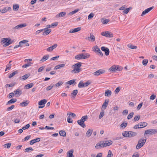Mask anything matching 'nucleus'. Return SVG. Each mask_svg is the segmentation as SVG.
Instances as JSON below:
<instances>
[{"label": "nucleus", "instance_id": "31", "mask_svg": "<svg viewBox=\"0 0 157 157\" xmlns=\"http://www.w3.org/2000/svg\"><path fill=\"white\" fill-rule=\"evenodd\" d=\"M112 93L110 90H106L105 93V96L109 97L111 95Z\"/></svg>", "mask_w": 157, "mask_h": 157}, {"label": "nucleus", "instance_id": "40", "mask_svg": "<svg viewBox=\"0 0 157 157\" xmlns=\"http://www.w3.org/2000/svg\"><path fill=\"white\" fill-rule=\"evenodd\" d=\"M127 46L128 47L132 49H136L137 48V46H134L132 44H128L127 45Z\"/></svg>", "mask_w": 157, "mask_h": 157}, {"label": "nucleus", "instance_id": "56", "mask_svg": "<svg viewBox=\"0 0 157 157\" xmlns=\"http://www.w3.org/2000/svg\"><path fill=\"white\" fill-rule=\"evenodd\" d=\"M63 82H62V81H59L57 83L55 84V86L56 87H58L61 85H62L63 84Z\"/></svg>", "mask_w": 157, "mask_h": 157}, {"label": "nucleus", "instance_id": "64", "mask_svg": "<svg viewBox=\"0 0 157 157\" xmlns=\"http://www.w3.org/2000/svg\"><path fill=\"white\" fill-rule=\"evenodd\" d=\"M142 105H143V103L142 102L140 103L138 105V106L137 108V109L138 110H140V109L141 108V107L142 106Z\"/></svg>", "mask_w": 157, "mask_h": 157}, {"label": "nucleus", "instance_id": "36", "mask_svg": "<svg viewBox=\"0 0 157 157\" xmlns=\"http://www.w3.org/2000/svg\"><path fill=\"white\" fill-rule=\"evenodd\" d=\"M59 134L61 136H63V137L66 136V132L63 130H61L59 132Z\"/></svg>", "mask_w": 157, "mask_h": 157}, {"label": "nucleus", "instance_id": "49", "mask_svg": "<svg viewBox=\"0 0 157 157\" xmlns=\"http://www.w3.org/2000/svg\"><path fill=\"white\" fill-rule=\"evenodd\" d=\"M134 113L132 112L130 113L128 116L127 119L128 120H129L132 118L133 116Z\"/></svg>", "mask_w": 157, "mask_h": 157}, {"label": "nucleus", "instance_id": "16", "mask_svg": "<svg viewBox=\"0 0 157 157\" xmlns=\"http://www.w3.org/2000/svg\"><path fill=\"white\" fill-rule=\"evenodd\" d=\"M81 30V27H78L76 28L73 29H71L69 31V33H73L75 32H78L79 31H80Z\"/></svg>", "mask_w": 157, "mask_h": 157}, {"label": "nucleus", "instance_id": "20", "mask_svg": "<svg viewBox=\"0 0 157 157\" xmlns=\"http://www.w3.org/2000/svg\"><path fill=\"white\" fill-rule=\"evenodd\" d=\"M65 65L64 64H59L56 66L54 68V70H57L59 69L60 68L62 67H63Z\"/></svg>", "mask_w": 157, "mask_h": 157}, {"label": "nucleus", "instance_id": "37", "mask_svg": "<svg viewBox=\"0 0 157 157\" xmlns=\"http://www.w3.org/2000/svg\"><path fill=\"white\" fill-rule=\"evenodd\" d=\"M17 100L16 99H12L9 101L7 103V104L13 103L17 101Z\"/></svg>", "mask_w": 157, "mask_h": 157}, {"label": "nucleus", "instance_id": "32", "mask_svg": "<svg viewBox=\"0 0 157 157\" xmlns=\"http://www.w3.org/2000/svg\"><path fill=\"white\" fill-rule=\"evenodd\" d=\"M137 135V133L136 132L132 131H129V137L135 136H136Z\"/></svg>", "mask_w": 157, "mask_h": 157}, {"label": "nucleus", "instance_id": "18", "mask_svg": "<svg viewBox=\"0 0 157 157\" xmlns=\"http://www.w3.org/2000/svg\"><path fill=\"white\" fill-rule=\"evenodd\" d=\"M29 100H26L25 101H23L20 104V105L22 107H25L27 106L29 103Z\"/></svg>", "mask_w": 157, "mask_h": 157}, {"label": "nucleus", "instance_id": "59", "mask_svg": "<svg viewBox=\"0 0 157 157\" xmlns=\"http://www.w3.org/2000/svg\"><path fill=\"white\" fill-rule=\"evenodd\" d=\"M44 29H43L38 30L36 32L35 34L36 35L38 34L40 32L44 31Z\"/></svg>", "mask_w": 157, "mask_h": 157}, {"label": "nucleus", "instance_id": "11", "mask_svg": "<svg viewBox=\"0 0 157 157\" xmlns=\"http://www.w3.org/2000/svg\"><path fill=\"white\" fill-rule=\"evenodd\" d=\"M27 26V25L26 23H24L23 24H20L17 25V26L14 27L13 28V30L15 29H19L20 28L25 27Z\"/></svg>", "mask_w": 157, "mask_h": 157}, {"label": "nucleus", "instance_id": "50", "mask_svg": "<svg viewBox=\"0 0 157 157\" xmlns=\"http://www.w3.org/2000/svg\"><path fill=\"white\" fill-rule=\"evenodd\" d=\"M33 150V149L31 147H29L26 148L25 150V152H29V151H32Z\"/></svg>", "mask_w": 157, "mask_h": 157}, {"label": "nucleus", "instance_id": "10", "mask_svg": "<svg viewBox=\"0 0 157 157\" xmlns=\"http://www.w3.org/2000/svg\"><path fill=\"white\" fill-rule=\"evenodd\" d=\"M105 72V70L101 69L94 72L93 74L94 75L98 76L101 74L104 73Z\"/></svg>", "mask_w": 157, "mask_h": 157}, {"label": "nucleus", "instance_id": "63", "mask_svg": "<svg viewBox=\"0 0 157 157\" xmlns=\"http://www.w3.org/2000/svg\"><path fill=\"white\" fill-rule=\"evenodd\" d=\"M30 127V125L29 124H28L26 125L25 126L23 127L22 128V129L23 130H25L26 129Z\"/></svg>", "mask_w": 157, "mask_h": 157}, {"label": "nucleus", "instance_id": "61", "mask_svg": "<svg viewBox=\"0 0 157 157\" xmlns=\"http://www.w3.org/2000/svg\"><path fill=\"white\" fill-rule=\"evenodd\" d=\"M67 115H69V117L70 116H71L73 117H76V115L73 113H67Z\"/></svg>", "mask_w": 157, "mask_h": 157}, {"label": "nucleus", "instance_id": "47", "mask_svg": "<svg viewBox=\"0 0 157 157\" xmlns=\"http://www.w3.org/2000/svg\"><path fill=\"white\" fill-rule=\"evenodd\" d=\"M104 115V112L103 110H102L100 113L99 116V118L100 119H101Z\"/></svg>", "mask_w": 157, "mask_h": 157}, {"label": "nucleus", "instance_id": "43", "mask_svg": "<svg viewBox=\"0 0 157 157\" xmlns=\"http://www.w3.org/2000/svg\"><path fill=\"white\" fill-rule=\"evenodd\" d=\"M19 7V6L18 4L14 5L13 6V10L15 11H17L18 10Z\"/></svg>", "mask_w": 157, "mask_h": 157}, {"label": "nucleus", "instance_id": "30", "mask_svg": "<svg viewBox=\"0 0 157 157\" xmlns=\"http://www.w3.org/2000/svg\"><path fill=\"white\" fill-rule=\"evenodd\" d=\"M139 124L140 126V127H142V128L146 126L147 125V123L144 122H140V123H139Z\"/></svg>", "mask_w": 157, "mask_h": 157}, {"label": "nucleus", "instance_id": "4", "mask_svg": "<svg viewBox=\"0 0 157 157\" xmlns=\"http://www.w3.org/2000/svg\"><path fill=\"white\" fill-rule=\"evenodd\" d=\"M146 141V139H140L138 141L136 148L137 149H139L142 147L145 144Z\"/></svg>", "mask_w": 157, "mask_h": 157}, {"label": "nucleus", "instance_id": "13", "mask_svg": "<svg viewBox=\"0 0 157 157\" xmlns=\"http://www.w3.org/2000/svg\"><path fill=\"white\" fill-rule=\"evenodd\" d=\"M154 8V6L151 7L146 9L145 10L142 12L141 16H143L146 13H148L150 11L152 10Z\"/></svg>", "mask_w": 157, "mask_h": 157}, {"label": "nucleus", "instance_id": "60", "mask_svg": "<svg viewBox=\"0 0 157 157\" xmlns=\"http://www.w3.org/2000/svg\"><path fill=\"white\" fill-rule=\"evenodd\" d=\"M67 121L69 123H72L73 122V120L69 117V116L67 117Z\"/></svg>", "mask_w": 157, "mask_h": 157}, {"label": "nucleus", "instance_id": "29", "mask_svg": "<svg viewBox=\"0 0 157 157\" xmlns=\"http://www.w3.org/2000/svg\"><path fill=\"white\" fill-rule=\"evenodd\" d=\"M30 76V74H26L21 77V79L23 80H24L27 79Z\"/></svg>", "mask_w": 157, "mask_h": 157}, {"label": "nucleus", "instance_id": "45", "mask_svg": "<svg viewBox=\"0 0 157 157\" xmlns=\"http://www.w3.org/2000/svg\"><path fill=\"white\" fill-rule=\"evenodd\" d=\"M127 123H122L120 125V127L123 128H125L127 126Z\"/></svg>", "mask_w": 157, "mask_h": 157}, {"label": "nucleus", "instance_id": "15", "mask_svg": "<svg viewBox=\"0 0 157 157\" xmlns=\"http://www.w3.org/2000/svg\"><path fill=\"white\" fill-rule=\"evenodd\" d=\"M109 70L110 71H112L113 72H115L117 70L120 71V70H119L118 67H116L115 65H113L109 69Z\"/></svg>", "mask_w": 157, "mask_h": 157}, {"label": "nucleus", "instance_id": "12", "mask_svg": "<svg viewBox=\"0 0 157 157\" xmlns=\"http://www.w3.org/2000/svg\"><path fill=\"white\" fill-rule=\"evenodd\" d=\"M101 49L102 51L105 52V55L107 56L109 55V49L106 48L105 47L103 46L101 47Z\"/></svg>", "mask_w": 157, "mask_h": 157}, {"label": "nucleus", "instance_id": "58", "mask_svg": "<svg viewBox=\"0 0 157 157\" xmlns=\"http://www.w3.org/2000/svg\"><path fill=\"white\" fill-rule=\"evenodd\" d=\"M109 21V19H106L103 20L102 23L103 24H106Z\"/></svg>", "mask_w": 157, "mask_h": 157}, {"label": "nucleus", "instance_id": "8", "mask_svg": "<svg viewBox=\"0 0 157 157\" xmlns=\"http://www.w3.org/2000/svg\"><path fill=\"white\" fill-rule=\"evenodd\" d=\"M1 43L2 44H4V46L5 47L7 46L10 45V43L8 42V38L2 39Z\"/></svg>", "mask_w": 157, "mask_h": 157}, {"label": "nucleus", "instance_id": "27", "mask_svg": "<svg viewBox=\"0 0 157 157\" xmlns=\"http://www.w3.org/2000/svg\"><path fill=\"white\" fill-rule=\"evenodd\" d=\"M109 102V100L107 101L106 100H105V101L103 103L102 105V107L104 109H105L107 107L108 103Z\"/></svg>", "mask_w": 157, "mask_h": 157}, {"label": "nucleus", "instance_id": "34", "mask_svg": "<svg viewBox=\"0 0 157 157\" xmlns=\"http://www.w3.org/2000/svg\"><path fill=\"white\" fill-rule=\"evenodd\" d=\"M18 73V71H16L13 72V73H11L9 75V77L10 78H12L15 75L17 74Z\"/></svg>", "mask_w": 157, "mask_h": 157}, {"label": "nucleus", "instance_id": "41", "mask_svg": "<svg viewBox=\"0 0 157 157\" xmlns=\"http://www.w3.org/2000/svg\"><path fill=\"white\" fill-rule=\"evenodd\" d=\"M32 64V63H31L30 62H29L27 64L23 65L22 66V67L23 68H26L30 66Z\"/></svg>", "mask_w": 157, "mask_h": 157}, {"label": "nucleus", "instance_id": "9", "mask_svg": "<svg viewBox=\"0 0 157 157\" xmlns=\"http://www.w3.org/2000/svg\"><path fill=\"white\" fill-rule=\"evenodd\" d=\"M85 39L91 42H94L95 40L94 36L91 33L90 34V36L89 37H86Z\"/></svg>", "mask_w": 157, "mask_h": 157}, {"label": "nucleus", "instance_id": "2", "mask_svg": "<svg viewBox=\"0 0 157 157\" xmlns=\"http://www.w3.org/2000/svg\"><path fill=\"white\" fill-rule=\"evenodd\" d=\"M81 66L82 63L80 62L73 65L72 66L73 69L71 71V72L75 74L79 73L81 71L82 68H81Z\"/></svg>", "mask_w": 157, "mask_h": 157}, {"label": "nucleus", "instance_id": "55", "mask_svg": "<svg viewBox=\"0 0 157 157\" xmlns=\"http://www.w3.org/2000/svg\"><path fill=\"white\" fill-rule=\"evenodd\" d=\"M14 107H15V106L14 105H12L11 106L8 107L6 111H10V110H11L12 109H13L14 108Z\"/></svg>", "mask_w": 157, "mask_h": 157}, {"label": "nucleus", "instance_id": "48", "mask_svg": "<svg viewBox=\"0 0 157 157\" xmlns=\"http://www.w3.org/2000/svg\"><path fill=\"white\" fill-rule=\"evenodd\" d=\"M11 66L12 64H11L9 63L7 64L6 66V68L5 70V71L10 70L11 69Z\"/></svg>", "mask_w": 157, "mask_h": 157}, {"label": "nucleus", "instance_id": "51", "mask_svg": "<svg viewBox=\"0 0 157 157\" xmlns=\"http://www.w3.org/2000/svg\"><path fill=\"white\" fill-rule=\"evenodd\" d=\"M140 118V115H138L137 116H136L134 117L133 119V121H138Z\"/></svg>", "mask_w": 157, "mask_h": 157}, {"label": "nucleus", "instance_id": "26", "mask_svg": "<svg viewBox=\"0 0 157 157\" xmlns=\"http://www.w3.org/2000/svg\"><path fill=\"white\" fill-rule=\"evenodd\" d=\"M47 101V100L44 99L40 101L38 103V104L39 105H44L46 103Z\"/></svg>", "mask_w": 157, "mask_h": 157}, {"label": "nucleus", "instance_id": "14", "mask_svg": "<svg viewBox=\"0 0 157 157\" xmlns=\"http://www.w3.org/2000/svg\"><path fill=\"white\" fill-rule=\"evenodd\" d=\"M15 95L16 97L20 96L22 93L21 90L18 89L14 91Z\"/></svg>", "mask_w": 157, "mask_h": 157}, {"label": "nucleus", "instance_id": "22", "mask_svg": "<svg viewBox=\"0 0 157 157\" xmlns=\"http://www.w3.org/2000/svg\"><path fill=\"white\" fill-rule=\"evenodd\" d=\"M49 56V55H48L44 56L40 59L41 62H44L48 59Z\"/></svg>", "mask_w": 157, "mask_h": 157}, {"label": "nucleus", "instance_id": "44", "mask_svg": "<svg viewBox=\"0 0 157 157\" xmlns=\"http://www.w3.org/2000/svg\"><path fill=\"white\" fill-rule=\"evenodd\" d=\"M79 10V9H76L75 10H74V11H72L69 13V15H72L75 14L76 13H77Z\"/></svg>", "mask_w": 157, "mask_h": 157}, {"label": "nucleus", "instance_id": "17", "mask_svg": "<svg viewBox=\"0 0 157 157\" xmlns=\"http://www.w3.org/2000/svg\"><path fill=\"white\" fill-rule=\"evenodd\" d=\"M74 151L73 149H71L67 153V157H74L73 154Z\"/></svg>", "mask_w": 157, "mask_h": 157}, {"label": "nucleus", "instance_id": "6", "mask_svg": "<svg viewBox=\"0 0 157 157\" xmlns=\"http://www.w3.org/2000/svg\"><path fill=\"white\" fill-rule=\"evenodd\" d=\"M101 34L102 36L107 37H112L113 36V34L109 31L102 32Z\"/></svg>", "mask_w": 157, "mask_h": 157}, {"label": "nucleus", "instance_id": "1", "mask_svg": "<svg viewBox=\"0 0 157 157\" xmlns=\"http://www.w3.org/2000/svg\"><path fill=\"white\" fill-rule=\"evenodd\" d=\"M113 142L111 140L101 141H99L96 145L95 147L97 149H100L112 144Z\"/></svg>", "mask_w": 157, "mask_h": 157}, {"label": "nucleus", "instance_id": "28", "mask_svg": "<svg viewBox=\"0 0 157 157\" xmlns=\"http://www.w3.org/2000/svg\"><path fill=\"white\" fill-rule=\"evenodd\" d=\"M93 130L90 129H89L86 133V136L88 137L90 136L92 133Z\"/></svg>", "mask_w": 157, "mask_h": 157}, {"label": "nucleus", "instance_id": "7", "mask_svg": "<svg viewBox=\"0 0 157 157\" xmlns=\"http://www.w3.org/2000/svg\"><path fill=\"white\" fill-rule=\"evenodd\" d=\"M90 84V82L89 81H88L86 82L83 83L81 81L79 83L78 86L79 88H82L85 86H87Z\"/></svg>", "mask_w": 157, "mask_h": 157}, {"label": "nucleus", "instance_id": "39", "mask_svg": "<svg viewBox=\"0 0 157 157\" xmlns=\"http://www.w3.org/2000/svg\"><path fill=\"white\" fill-rule=\"evenodd\" d=\"M76 79H72L70 80L67 82V84H69L70 85H71L73 84H75Z\"/></svg>", "mask_w": 157, "mask_h": 157}, {"label": "nucleus", "instance_id": "53", "mask_svg": "<svg viewBox=\"0 0 157 157\" xmlns=\"http://www.w3.org/2000/svg\"><path fill=\"white\" fill-rule=\"evenodd\" d=\"M113 155L110 150H109L108 153V155L107 157H112Z\"/></svg>", "mask_w": 157, "mask_h": 157}, {"label": "nucleus", "instance_id": "21", "mask_svg": "<svg viewBox=\"0 0 157 157\" xmlns=\"http://www.w3.org/2000/svg\"><path fill=\"white\" fill-rule=\"evenodd\" d=\"M82 55V59H85L89 58L90 56V55L88 53H86L84 54L83 53H81V55Z\"/></svg>", "mask_w": 157, "mask_h": 157}, {"label": "nucleus", "instance_id": "23", "mask_svg": "<svg viewBox=\"0 0 157 157\" xmlns=\"http://www.w3.org/2000/svg\"><path fill=\"white\" fill-rule=\"evenodd\" d=\"M93 50L94 51V52H100V49L98 48V47L97 46H94L93 48Z\"/></svg>", "mask_w": 157, "mask_h": 157}, {"label": "nucleus", "instance_id": "33", "mask_svg": "<svg viewBox=\"0 0 157 157\" xmlns=\"http://www.w3.org/2000/svg\"><path fill=\"white\" fill-rule=\"evenodd\" d=\"M122 135L124 137H129V131H124L123 132Z\"/></svg>", "mask_w": 157, "mask_h": 157}, {"label": "nucleus", "instance_id": "35", "mask_svg": "<svg viewBox=\"0 0 157 157\" xmlns=\"http://www.w3.org/2000/svg\"><path fill=\"white\" fill-rule=\"evenodd\" d=\"M33 84L32 83H31L27 84L25 86V88L27 89H29L32 87L33 86Z\"/></svg>", "mask_w": 157, "mask_h": 157}, {"label": "nucleus", "instance_id": "3", "mask_svg": "<svg viewBox=\"0 0 157 157\" xmlns=\"http://www.w3.org/2000/svg\"><path fill=\"white\" fill-rule=\"evenodd\" d=\"M88 119V117L87 115L82 116L80 120H78L77 122L78 124L83 128H85L86 125L84 122L86 121Z\"/></svg>", "mask_w": 157, "mask_h": 157}, {"label": "nucleus", "instance_id": "52", "mask_svg": "<svg viewBox=\"0 0 157 157\" xmlns=\"http://www.w3.org/2000/svg\"><path fill=\"white\" fill-rule=\"evenodd\" d=\"M11 145V143H10L4 145V148H9L10 147Z\"/></svg>", "mask_w": 157, "mask_h": 157}, {"label": "nucleus", "instance_id": "57", "mask_svg": "<svg viewBox=\"0 0 157 157\" xmlns=\"http://www.w3.org/2000/svg\"><path fill=\"white\" fill-rule=\"evenodd\" d=\"M94 16V14L92 13H91L88 16V19H91Z\"/></svg>", "mask_w": 157, "mask_h": 157}, {"label": "nucleus", "instance_id": "54", "mask_svg": "<svg viewBox=\"0 0 157 157\" xmlns=\"http://www.w3.org/2000/svg\"><path fill=\"white\" fill-rule=\"evenodd\" d=\"M148 60L147 59H144L142 61V64L144 66H146L148 63Z\"/></svg>", "mask_w": 157, "mask_h": 157}, {"label": "nucleus", "instance_id": "24", "mask_svg": "<svg viewBox=\"0 0 157 157\" xmlns=\"http://www.w3.org/2000/svg\"><path fill=\"white\" fill-rule=\"evenodd\" d=\"M78 92V90H75L72 91L71 93V95L73 98H75Z\"/></svg>", "mask_w": 157, "mask_h": 157}, {"label": "nucleus", "instance_id": "19", "mask_svg": "<svg viewBox=\"0 0 157 157\" xmlns=\"http://www.w3.org/2000/svg\"><path fill=\"white\" fill-rule=\"evenodd\" d=\"M66 14V13L65 12H62L56 15V18H59L60 17H63Z\"/></svg>", "mask_w": 157, "mask_h": 157}, {"label": "nucleus", "instance_id": "42", "mask_svg": "<svg viewBox=\"0 0 157 157\" xmlns=\"http://www.w3.org/2000/svg\"><path fill=\"white\" fill-rule=\"evenodd\" d=\"M28 42V41L27 40H24L20 41L19 42V44L20 46H21L23 44H25Z\"/></svg>", "mask_w": 157, "mask_h": 157}, {"label": "nucleus", "instance_id": "38", "mask_svg": "<svg viewBox=\"0 0 157 157\" xmlns=\"http://www.w3.org/2000/svg\"><path fill=\"white\" fill-rule=\"evenodd\" d=\"M16 84V82H14L10 84H7L5 85V87L6 88L7 87H12L14 86Z\"/></svg>", "mask_w": 157, "mask_h": 157}, {"label": "nucleus", "instance_id": "25", "mask_svg": "<svg viewBox=\"0 0 157 157\" xmlns=\"http://www.w3.org/2000/svg\"><path fill=\"white\" fill-rule=\"evenodd\" d=\"M44 32L43 33V35H47L51 31V29H45Z\"/></svg>", "mask_w": 157, "mask_h": 157}, {"label": "nucleus", "instance_id": "5", "mask_svg": "<svg viewBox=\"0 0 157 157\" xmlns=\"http://www.w3.org/2000/svg\"><path fill=\"white\" fill-rule=\"evenodd\" d=\"M157 133V129H150L146 130L145 131L144 135L146 134H150L151 135Z\"/></svg>", "mask_w": 157, "mask_h": 157}, {"label": "nucleus", "instance_id": "62", "mask_svg": "<svg viewBox=\"0 0 157 157\" xmlns=\"http://www.w3.org/2000/svg\"><path fill=\"white\" fill-rule=\"evenodd\" d=\"M30 137L31 136L30 135L27 136L22 140V141H25L28 140L29 139Z\"/></svg>", "mask_w": 157, "mask_h": 157}, {"label": "nucleus", "instance_id": "46", "mask_svg": "<svg viewBox=\"0 0 157 157\" xmlns=\"http://www.w3.org/2000/svg\"><path fill=\"white\" fill-rule=\"evenodd\" d=\"M82 55H81V54L75 56V59H76L79 60L82 59V57L81 56H82Z\"/></svg>", "mask_w": 157, "mask_h": 157}]
</instances>
